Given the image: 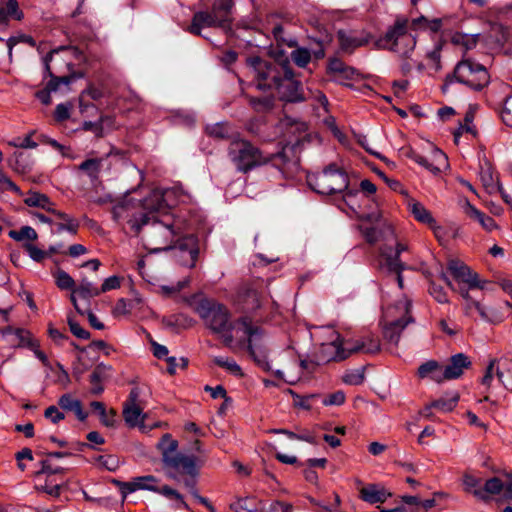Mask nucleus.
I'll list each match as a JSON object with an SVG mask.
<instances>
[{"instance_id": "obj_19", "label": "nucleus", "mask_w": 512, "mask_h": 512, "mask_svg": "<svg viewBox=\"0 0 512 512\" xmlns=\"http://www.w3.org/2000/svg\"><path fill=\"white\" fill-rule=\"evenodd\" d=\"M417 164L434 175L441 173L449 166L447 156L438 148H433L428 157L421 156V158H417Z\"/></svg>"}, {"instance_id": "obj_6", "label": "nucleus", "mask_w": 512, "mask_h": 512, "mask_svg": "<svg viewBox=\"0 0 512 512\" xmlns=\"http://www.w3.org/2000/svg\"><path fill=\"white\" fill-rule=\"evenodd\" d=\"M231 21V3L225 0H216L211 12L199 11L194 14L188 30L192 34L201 35L203 28L221 27L225 29Z\"/></svg>"}, {"instance_id": "obj_4", "label": "nucleus", "mask_w": 512, "mask_h": 512, "mask_svg": "<svg viewBox=\"0 0 512 512\" xmlns=\"http://www.w3.org/2000/svg\"><path fill=\"white\" fill-rule=\"evenodd\" d=\"M283 76L278 81L270 96L263 98L250 97V104L257 111L268 110L273 105V99L278 96L281 100L288 102H299L305 100L300 91V83L293 78V72L290 67H284Z\"/></svg>"}, {"instance_id": "obj_37", "label": "nucleus", "mask_w": 512, "mask_h": 512, "mask_svg": "<svg viewBox=\"0 0 512 512\" xmlns=\"http://www.w3.org/2000/svg\"><path fill=\"white\" fill-rule=\"evenodd\" d=\"M137 490H147L156 493L158 491L159 480L153 475L135 477Z\"/></svg>"}, {"instance_id": "obj_18", "label": "nucleus", "mask_w": 512, "mask_h": 512, "mask_svg": "<svg viewBox=\"0 0 512 512\" xmlns=\"http://www.w3.org/2000/svg\"><path fill=\"white\" fill-rule=\"evenodd\" d=\"M337 39L340 49L347 53H352L356 48L362 47L370 41L368 34L364 32L339 30Z\"/></svg>"}, {"instance_id": "obj_14", "label": "nucleus", "mask_w": 512, "mask_h": 512, "mask_svg": "<svg viewBox=\"0 0 512 512\" xmlns=\"http://www.w3.org/2000/svg\"><path fill=\"white\" fill-rule=\"evenodd\" d=\"M170 249L177 251L176 256L179 258L182 265L187 267L195 266L199 254L197 238L195 236H182L179 230V234Z\"/></svg>"}, {"instance_id": "obj_53", "label": "nucleus", "mask_w": 512, "mask_h": 512, "mask_svg": "<svg viewBox=\"0 0 512 512\" xmlns=\"http://www.w3.org/2000/svg\"><path fill=\"white\" fill-rule=\"evenodd\" d=\"M429 293L439 303L443 304L449 301L444 289L433 282L430 284Z\"/></svg>"}, {"instance_id": "obj_35", "label": "nucleus", "mask_w": 512, "mask_h": 512, "mask_svg": "<svg viewBox=\"0 0 512 512\" xmlns=\"http://www.w3.org/2000/svg\"><path fill=\"white\" fill-rule=\"evenodd\" d=\"M213 362L234 376L241 377L243 375L241 367L229 357L216 356L213 358Z\"/></svg>"}, {"instance_id": "obj_26", "label": "nucleus", "mask_w": 512, "mask_h": 512, "mask_svg": "<svg viewBox=\"0 0 512 512\" xmlns=\"http://www.w3.org/2000/svg\"><path fill=\"white\" fill-rule=\"evenodd\" d=\"M2 337L14 347H25L31 345V334L24 329L8 328L3 331Z\"/></svg>"}, {"instance_id": "obj_64", "label": "nucleus", "mask_w": 512, "mask_h": 512, "mask_svg": "<svg viewBox=\"0 0 512 512\" xmlns=\"http://www.w3.org/2000/svg\"><path fill=\"white\" fill-rule=\"evenodd\" d=\"M130 311L131 306L129 302L124 298L119 299L113 308V314L115 316L127 315L130 313Z\"/></svg>"}, {"instance_id": "obj_15", "label": "nucleus", "mask_w": 512, "mask_h": 512, "mask_svg": "<svg viewBox=\"0 0 512 512\" xmlns=\"http://www.w3.org/2000/svg\"><path fill=\"white\" fill-rule=\"evenodd\" d=\"M448 270L456 281L466 284L468 289L485 288L486 281H479L477 273L472 272L470 268L461 261H449Z\"/></svg>"}, {"instance_id": "obj_11", "label": "nucleus", "mask_w": 512, "mask_h": 512, "mask_svg": "<svg viewBox=\"0 0 512 512\" xmlns=\"http://www.w3.org/2000/svg\"><path fill=\"white\" fill-rule=\"evenodd\" d=\"M454 78L472 89L479 90L488 83L485 67L471 60H463L454 69Z\"/></svg>"}, {"instance_id": "obj_24", "label": "nucleus", "mask_w": 512, "mask_h": 512, "mask_svg": "<svg viewBox=\"0 0 512 512\" xmlns=\"http://www.w3.org/2000/svg\"><path fill=\"white\" fill-rule=\"evenodd\" d=\"M238 303L245 312L255 311L261 307L259 294L251 287H245L240 291L238 295Z\"/></svg>"}, {"instance_id": "obj_61", "label": "nucleus", "mask_w": 512, "mask_h": 512, "mask_svg": "<svg viewBox=\"0 0 512 512\" xmlns=\"http://www.w3.org/2000/svg\"><path fill=\"white\" fill-rule=\"evenodd\" d=\"M70 108L71 106L68 105V104H58L56 106V109H55V112H54V116H55V119L56 121L58 122H63L67 119H69L70 117Z\"/></svg>"}, {"instance_id": "obj_34", "label": "nucleus", "mask_w": 512, "mask_h": 512, "mask_svg": "<svg viewBox=\"0 0 512 512\" xmlns=\"http://www.w3.org/2000/svg\"><path fill=\"white\" fill-rule=\"evenodd\" d=\"M9 17L17 20L22 18L16 0H8L4 6L0 7V26L6 24Z\"/></svg>"}, {"instance_id": "obj_50", "label": "nucleus", "mask_w": 512, "mask_h": 512, "mask_svg": "<svg viewBox=\"0 0 512 512\" xmlns=\"http://www.w3.org/2000/svg\"><path fill=\"white\" fill-rule=\"evenodd\" d=\"M56 284L60 289H72L74 287L73 278L65 271L59 270L55 274Z\"/></svg>"}, {"instance_id": "obj_58", "label": "nucleus", "mask_w": 512, "mask_h": 512, "mask_svg": "<svg viewBox=\"0 0 512 512\" xmlns=\"http://www.w3.org/2000/svg\"><path fill=\"white\" fill-rule=\"evenodd\" d=\"M207 131L210 135L217 138H225L229 135V128L224 123H217L213 126L207 127Z\"/></svg>"}, {"instance_id": "obj_47", "label": "nucleus", "mask_w": 512, "mask_h": 512, "mask_svg": "<svg viewBox=\"0 0 512 512\" xmlns=\"http://www.w3.org/2000/svg\"><path fill=\"white\" fill-rule=\"evenodd\" d=\"M364 368H357L347 371L343 376V381L349 385H359L364 381Z\"/></svg>"}, {"instance_id": "obj_10", "label": "nucleus", "mask_w": 512, "mask_h": 512, "mask_svg": "<svg viewBox=\"0 0 512 512\" xmlns=\"http://www.w3.org/2000/svg\"><path fill=\"white\" fill-rule=\"evenodd\" d=\"M196 311L214 333H223L231 324L228 309L214 300H201Z\"/></svg>"}, {"instance_id": "obj_30", "label": "nucleus", "mask_w": 512, "mask_h": 512, "mask_svg": "<svg viewBox=\"0 0 512 512\" xmlns=\"http://www.w3.org/2000/svg\"><path fill=\"white\" fill-rule=\"evenodd\" d=\"M10 167L18 173H25L31 169V160L24 152L16 151L8 159Z\"/></svg>"}, {"instance_id": "obj_52", "label": "nucleus", "mask_w": 512, "mask_h": 512, "mask_svg": "<svg viewBox=\"0 0 512 512\" xmlns=\"http://www.w3.org/2000/svg\"><path fill=\"white\" fill-rule=\"evenodd\" d=\"M33 133L34 132H31L30 134L25 136L23 139L16 138V139L11 140V141H9V145L13 146L15 148L35 149L38 146V144L35 141H33L32 138H31Z\"/></svg>"}, {"instance_id": "obj_44", "label": "nucleus", "mask_w": 512, "mask_h": 512, "mask_svg": "<svg viewBox=\"0 0 512 512\" xmlns=\"http://www.w3.org/2000/svg\"><path fill=\"white\" fill-rule=\"evenodd\" d=\"M499 382L508 390L512 391V362L504 361L501 364Z\"/></svg>"}, {"instance_id": "obj_39", "label": "nucleus", "mask_w": 512, "mask_h": 512, "mask_svg": "<svg viewBox=\"0 0 512 512\" xmlns=\"http://www.w3.org/2000/svg\"><path fill=\"white\" fill-rule=\"evenodd\" d=\"M9 237L15 241H33L37 239V233L35 229L30 226H23L19 230H10L8 233Z\"/></svg>"}, {"instance_id": "obj_60", "label": "nucleus", "mask_w": 512, "mask_h": 512, "mask_svg": "<svg viewBox=\"0 0 512 512\" xmlns=\"http://www.w3.org/2000/svg\"><path fill=\"white\" fill-rule=\"evenodd\" d=\"M345 402V395L342 391H336L329 396L325 397L322 401V403L325 406L330 405H342Z\"/></svg>"}, {"instance_id": "obj_43", "label": "nucleus", "mask_w": 512, "mask_h": 512, "mask_svg": "<svg viewBox=\"0 0 512 512\" xmlns=\"http://www.w3.org/2000/svg\"><path fill=\"white\" fill-rule=\"evenodd\" d=\"M479 483V479L475 478L472 475L466 474L463 477V486L465 491L473 493L478 498L484 499V492L480 489H477Z\"/></svg>"}, {"instance_id": "obj_1", "label": "nucleus", "mask_w": 512, "mask_h": 512, "mask_svg": "<svg viewBox=\"0 0 512 512\" xmlns=\"http://www.w3.org/2000/svg\"><path fill=\"white\" fill-rule=\"evenodd\" d=\"M142 206L147 213L141 214L143 239L145 246L151 253L170 250L179 234V225L169 214L162 215L158 219L153 212L165 207L164 194L160 190L152 191L144 199Z\"/></svg>"}, {"instance_id": "obj_51", "label": "nucleus", "mask_w": 512, "mask_h": 512, "mask_svg": "<svg viewBox=\"0 0 512 512\" xmlns=\"http://www.w3.org/2000/svg\"><path fill=\"white\" fill-rule=\"evenodd\" d=\"M504 483L497 477L490 478L484 485V492L489 494H499L503 492Z\"/></svg>"}, {"instance_id": "obj_49", "label": "nucleus", "mask_w": 512, "mask_h": 512, "mask_svg": "<svg viewBox=\"0 0 512 512\" xmlns=\"http://www.w3.org/2000/svg\"><path fill=\"white\" fill-rule=\"evenodd\" d=\"M5 43L8 49L9 57L12 56L13 47L19 43H27L32 47L36 44L31 36L25 34H19L17 36L10 37L8 40H6Z\"/></svg>"}, {"instance_id": "obj_45", "label": "nucleus", "mask_w": 512, "mask_h": 512, "mask_svg": "<svg viewBox=\"0 0 512 512\" xmlns=\"http://www.w3.org/2000/svg\"><path fill=\"white\" fill-rule=\"evenodd\" d=\"M460 206L467 217L472 220L477 221L479 224L481 220L484 218L485 214L478 210L475 206H473L467 199H462L460 201Z\"/></svg>"}, {"instance_id": "obj_2", "label": "nucleus", "mask_w": 512, "mask_h": 512, "mask_svg": "<svg viewBox=\"0 0 512 512\" xmlns=\"http://www.w3.org/2000/svg\"><path fill=\"white\" fill-rule=\"evenodd\" d=\"M178 441L173 439L171 434H164L157 443V449L162 456V463L165 474L169 479L180 481L185 476L183 484L191 495L201 504L206 506L210 512H215L214 507L207 498L202 497L197 490L198 464L194 455H186L178 451Z\"/></svg>"}, {"instance_id": "obj_29", "label": "nucleus", "mask_w": 512, "mask_h": 512, "mask_svg": "<svg viewBox=\"0 0 512 512\" xmlns=\"http://www.w3.org/2000/svg\"><path fill=\"white\" fill-rule=\"evenodd\" d=\"M24 203L30 207H39L46 211H53V203L45 195L37 191H29L24 198Z\"/></svg>"}, {"instance_id": "obj_32", "label": "nucleus", "mask_w": 512, "mask_h": 512, "mask_svg": "<svg viewBox=\"0 0 512 512\" xmlns=\"http://www.w3.org/2000/svg\"><path fill=\"white\" fill-rule=\"evenodd\" d=\"M105 159L91 158L83 161L79 165V169L85 172L91 179H97L103 167Z\"/></svg>"}, {"instance_id": "obj_38", "label": "nucleus", "mask_w": 512, "mask_h": 512, "mask_svg": "<svg viewBox=\"0 0 512 512\" xmlns=\"http://www.w3.org/2000/svg\"><path fill=\"white\" fill-rule=\"evenodd\" d=\"M458 401L459 395L458 393L454 392L448 397H443L441 399L433 401L432 406L443 412H450L456 407Z\"/></svg>"}, {"instance_id": "obj_9", "label": "nucleus", "mask_w": 512, "mask_h": 512, "mask_svg": "<svg viewBox=\"0 0 512 512\" xmlns=\"http://www.w3.org/2000/svg\"><path fill=\"white\" fill-rule=\"evenodd\" d=\"M407 24L406 19L397 20L395 25L387 31L384 38L380 40V45L400 56L408 57L415 48L416 40L412 34L407 32Z\"/></svg>"}, {"instance_id": "obj_17", "label": "nucleus", "mask_w": 512, "mask_h": 512, "mask_svg": "<svg viewBox=\"0 0 512 512\" xmlns=\"http://www.w3.org/2000/svg\"><path fill=\"white\" fill-rule=\"evenodd\" d=\"M345 352L337 354L338 357H344V359L350 357L354 353H367L374 354L380 351V342L377 338L367 336L361 339L345 341Z\"/></svg>"}, {"instance_id": "obj_7", "label": "nucleus", "mask_w": 512, "mask_h": 512, "mask_svg": "<svg viewBox=\"0 0 512 512\" xmlns=\"http://www.w3.org/2000/svg\"><path fill=\"white\" fill-rule=\"evenodd\" d=\"M410 302L406 299L399 301L396 305L387 308L384 312L383 336L391 345L397 346L401 332L413 321L409 315Z\"/></svg>"}, {"instance_id": "obj_40", "label": "nucleus", "mask_w": 512, "mask_h": 512, "mask_svg": "<svg viewBox=\"0 0 512 512\" xmlns=\"http://www.w3.org/2000/svg\"><path fill=\"white\" fill-rule=\"evenodd\" d=\"M474 309L478 312L480 318L486 322H496L499 320V315L496 309L487 307L480 301L474 303Z\"/></svg>"}, {"instance_id": "obj_31", "label": "nucleus", "mask_w": 512, "mask_h": 512, "mask_svg": "<svg viewBox=\"0 0 512 512\" xmlns=\"http://www.w3.org/2000/svg\"><path fill=\"white\" fill-rule=\"evenodd\" d=\"M409 210L417 221L426 225L433 224L434 218L431 212L420 202L411 201L409 203Z\"/></svg>"}, {"instance_id": "obj_25", "label": "nucleus", "mask_w": 512, "mask_h": 512, "mask_svg": "<svg viewBox=\"0 0 512 512\" xmlns=\"http://www.w3.org/2000/svg\"><path fill=\"white\" fill-rule=\"evenodd\" d=\"M100 294H101L100 289L94 283H92L84 278L81 280L78 287L73 290V293L71 295V301H72L75 309L79 313H83L78 307V304L76 301V295H78L79 297H81L83 299H89L92 297H96Z\"/></svg>"}, {"instance_id": "obj_20", "label": "nucleus", "mask_w": 512, "mask_h": 512, "mask_svg": "<svg viewBox=\"0 0 512 512\" xmlns=\"http://www.w3.org/2000/svg\"><path fill=\"white\" fill-rule=\"evenodd\" d=\"M471 361L468 356L463 353L455 354L451 357L448 365L442 369L441 377L444 380H452L459 378L465 369L469 368Z\"/></svg>"}, {"instance_id": "obj_33", "label": "nucleus", "mask_w": 512, "mask_h": 512, "mask_svg": "<svg viewBox=\"0 0 512 512\" xmlns=\"http://www.w3.org/2000/svg\"><path fill=\"white\" fill-rule=\"evenodd\" d=\"M259 503L253 497L237 498L230 504V509L235 512H257Z\"/></svg>"}, {"instance_id": "obj_16", "label": "nucleus", "mask_w": 512, "mask_h": 512, "mask_svg": "<svg viewBox=\"0 0 512 512\" xmlns=\"http://www.w3.org/2000/svg\"><path fill=\"white\" fill-rule=\"evenodd\" d=\"M113 219L118 223L127 222L135 234L142 231L141 215L136 216L134 205L129 202H121L112 209Z\"/></svg>"}, {"instance_id": "obj_57", "label": "nucleus", "mask_w": 512, "mask_h": 512, "mask_svg": "<svg viewBox=\"0 0 512 512\" xmlns=\"http://www.w3.org/2000/svg\"><path fill=\"white\" fill-rule=\"evenodd\" d=\"M459 292H460L461 296L463 297V299L465 300V305H464L465 314L470 316L472 314L473 310H475L474 303H478L479 301L473 299V297L469 294L468 289L461 287L459 289Z\"/></svg>"}, {"instance_id": "obj_55", "label": "nucleus", "mask_w": 512, "mask_h": 512, "mask_svg": "<svg viewBox=\"0 0 512 512\" xmlns=\"http://www.w3.org/2000/svg\"><path fill=\"white\" fill-rule=\"evenodd\" d=\"M501 117L507 126L512 127V95L506 98L501 112Z\"/></svg>"}, {"instance_id": "obj_5", "label": "nucleus", "mask_w": 512, "mask_h": 512, "mask_svg": "<svg viewBox=\"0 0 512 512\" xmlns=\"http://www.w3.org/2000/svg\"><path fill=\"white\" fill-rule=\"evenodd\" d=\"M247 63L254 76V87L258 90L269 91L270 94L284 74L282 69L289 67L288 61L275 63L260 57H250L247 59Z\"/></svg>"}, {"instance_id": "obj_48", "label": "nucleus", "mask_w": 512, "mask_h": 512, "mask_svg": "<svg viewBox=\"0 0 512 512\" xmlns=\"http://www.w3.org/2000/svg\"><path fill=\"white\" fill-rule=\"evenodd\" d=\"M341 194H342L341 203L338 204V206L340 208H342V205L344 204L355 211L358 206L357 196H358L359 192L357 190H351L348 187Z\"/></svg>"}, {"instance_id": "obj_27", "label": "nucleus", "mask_w": 512, "mask_h": 512, "mask_svg": "<svg viewBox=\"0 0 512 512\" xmlns=\"http://www.w3.org/2000/svg\"><path fill=\"white\" fill-rule=\"evenodd\" d=\"M58 406L63 410L74 412L80 421L87 418V413L83 410L81 402L68 393L59 398Z\"/></svg>"}, {"instance_id": "obj_56", "label": "nucleus", "mask_w": 512, "mask_h": 512, "mask_svg": "<svg viewBox=\"0 0 512 512\" xmlns=\"http://www.w3.org/2000/svg\"><path fill=\"white\" fill-rule=\"evenodd\" d=\"M459 292H460L461 296L463 297V299L465 300V305H464L465 314L470 316L472 314L473 310H475L474 303H478L479 301L473 299V297L469 294L468 289L461 287L459 289Z\"/></svg>"}, {"instance_id": "obj_23", "label": "nucleus", "mask_w": 512, "mask_h": 512, "mask_svg": "<svg viewBox=\"0 0 512 512\" xmlns=\"http://www.w3.org/2000/svg\"><path fill=\"white\" fill-rule=\"evenodd\" d=\"M360 498L370 504L383 503L390 497L386 489L377 484L363 486L359 490Z\"/></svg>"}, {"instance_id": "obj_36", "label": "nucleus", "mask_w": 512, "mask_h": 512, "mask_svg": "<svg viewBox=\"0 0 512 512\" xmlns=\"http://www.w3.org/2000/svg\"><path fill=\"white\" fill-rule=\"evenodd\" d=\"M501 373V365L496 359H492L488 366L486 367L485 374L481 379L482 385L489 388L493 382L494 377L496 376L499 379V374Z\"/></svg>"}, {"instance_id": "obj_3", "label": "nucleus", "mask_w": 512, "mask_h": 512, "mask_svg": "<svg viewBox=\"0 0 512 512\" xmlns=\"http://www.w3.org/2000/svg\"><path fill=\"white\" fill-rule=\"evenodd\" d=\"M228 154L237 169L242 172L250 171L268 163H272L279 170H283L288 163L286 147H283L277 153H267L243 139L233 140L229 145Z\"/></svg>"}, {"instance_id": "obj_13", "label": "nucleus", "mask_w": 512, "mask_h": 512, "mask_svg": "<svg viewBox=\"0 0 512 512\" xmlns=\"http://www.w3.org/2000/svg\"><path fill=\"white\" fill-rule=\"evenodd\" d=\"M321 338L320 357L323 361H341L344 357H338L336 354L345 352V341L333 327H322L319 329Z\"/></svg>"}, {"instance_id": "obj_21", "label": "nucleus", "mask_w": 512, "mask_h": 512, "mask_svg": "<svg viewBox=\"0 0 512 512\" xmlns=\"http://www.w3.org/2000/svg\"><path fill=\"white\" fill-rule=\"evenodd\" d=\"M408 250V246L404 243H397L395 251L390 248L381 250L382 264L390 272H402L406 266L400 261L399 255Z\"/></svg>"}, {"instance_id": "obj_22", "label": "nucleus", "mask_w": 512, "mask_h": 512, "mask_svg": "<svg viewBox=\"0 0 512 512\" xmlns=\"http://www.w3.org/2000/svg\"><path fill=\"white\" fill-rule=\"evenodd\" d=\"M123 417L125 423L129 427H139L143 431L146 429L144 421L147 415L143 413V408L141 406H135L134 404H124Z\"/></svg>"}, {"instance_id": "obj_46", "label": "nucleus", "mask_w": 512, "mask_h": 512, "mask_svg": "<svg viewBox=\"0 0 512 512\" xmlns=\"http://www.w3.org/2000/svg\"><path fill=\"white\" fill-rule=\"evenodd\" d=\"M91 408L96 411L100 418H101V421L102 423L107 426V427H111L114 425V414L112 413L110 416L107 414L106 412V408L104 406V404L102 402H98V401H93L91 403Z\"/></svg>"}, {"instance_id": "obj_42", "label": "nucleus", "mask_w": 512, "mask_h": 512, "mask_svg": "<svg viewBox=\"0 0 512 512\" xmlns=\"http://www.w3.org/2000/svg\"><path fill=\"white\" fill-rule=\"evenodd\" d=\"M291 59L299 67H306L311 60V53L306 48H296L291 52Z\"/></svg>"}, {"instance_id": "obj_28", "label": "nucleus", "mask_w": 512, "mask_h": 512, "mask_svg": "<svg viewBox=\"0 0 512 512\" xmlns=\"http://www.w3.org/2000/svg\"><path fill=\"white\" fill-rule=\"evenodd\" d=\"M442 375V368L438 364V362L431 360L423 363L418 368V376L420 378H426L430 377L435 382H442L443 378Z\"/></svg>"}, {"instance_id": "obj_54", "label": "nucleus", "mask_w": 512, "mask_h": 512, "mask_svg": "<svg viewBox=\"0 0 512 512\" xmlns=\"http://www.w3.org/2000/svg\"><path fill=\"white\" fill-rule=\"evenodd\" d=\"M288 392L293 397L294 406L302 408V409H306V410H309L311 408L309 402H310V399H312L314 397V395L300 396L292 390H288Z\"/></svg>"}, {"instance_id": "obj_12", "label": "nucleus", "mask_w": 512, "mask_h": 512, "mask_svg": "<svg viewBox=\"0 0 512 512\" xmlns=\"http://www.w3.org/2000/svg\"><path fill=\"white\" fill-rule=\"evenodd\" d=\"M239 329L248 337V350L257 364L264 370H271L264 350L261 349L259 341L262 338L263 331L259 326L253 325L248 317H242L237 321Z\"/></svg>"}, {"instance_id": "obj_62", "label": "nucleus", "mask_w": 512, "mask_h": 512, "mask_svg": "<svg viewBox=\"0 0 512 512\" xmlns=\"http://www.w3.org/2000/svg\"><path fill=\"white\" fill-rule=\"evenodd\" d=\"M426 56H427L428 60L431 62V67L435 71L440 70V68H441V65H440V47L437 46V45L434 46V48L431 51H428L426 53Z\"/></svg>"}, {"instance_id": "obj_63", "label": "nucleus", "mask_w": 512, "mask_h": 512, "mask_svg": "<svg viewBox=\"0 0 512 512\" xmlns=\"http://www.w3.org/2000/svg\"><path fill=\"white\" fill-rule=\"evenodd\" d=\"M71 82V78L64 76V77H52L51 80L47 84V88L51 92L57 91L61 85L68 86Z\"/></svg>"}, {"instance_id": "obj_41", "label": "nucleus", "mask_w": 512, "mask_h": 512, "mask_svg": "<svg viewBox=\"0 0 512 512\" xmlns=\"http://www.w3.org/2000/svg\"><path fill=\"white\" fill-rule=\"evenodd\" d=\"M411 25L414 29L423 28L436 32L441 27V21L439 19H433L430 21L426 17L421 16L413 19Z\"/></svg>"}, {"instance_id": "obj_59", "label": "nucleus", "mask_w": 512, "mask_h": 512, "mask_svg": "<svg viewBox=\"0 0 512 512\" xmlns=\"http://www.w3.org/2000/svg\"><path fill=\"white\" fill-rule=\"evenodd\" d=\"M60 407L49 406L44 412L45 418L49 419L52 423L56 424L64 419V414L60 411Z\"/></svg>"}, {"instance_id": "obj_8", "label": "nucleus", "mask_w": 512, "mask_h": 512, "mask_svg": "<svg viewBox=\"0 0 512 512\" xmlns=\"http://www.w3.org/2000/svg\"><path fill=\"white\" fill-rule=\"evenodd\" d=\"M308 184L319 194L333 195L342 193L348 188L349 178L335 165H329L317 175L309 176Z\"/></svg>"}]
</instances>
